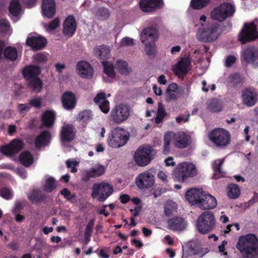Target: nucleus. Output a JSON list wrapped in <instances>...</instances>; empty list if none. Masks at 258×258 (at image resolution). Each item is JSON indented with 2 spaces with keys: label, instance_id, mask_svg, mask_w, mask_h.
Here are the masks:
<instances>
[{
  "label": "nucleus",
  "instance_id": "1",
  "mask_svg": "<svg viewBox=\"0 0 258 258\" xmlns=\"http://www.w3.org/2000/svg\"><path fill=\"white\" fill-rule=\"evenodd\" d=\"M161 21L159 18H154L149 21L150 27L143 29L141 40L146 46L147 55L150 58L155 56V42L158 38V29Z\"/></svg>",
  "mask_w": 258,
  "mask_h": 258
},
{
  "label": "nucleus",
  "instance_id": "2",
  "mask_svg": "<svg viewBox=\"0 0 258 258\" xmlns=\"http://www.w3.org/2000/svg\"><path fill=\"white\" fill-rule=\"evenodd\" d=\"M236 248L243 258H257L258 239L254 234H248L239 238Z\"/></svg>",
  "mask_w": 258,
  "mask_h": 258
},
{
  "label": "nucleus",
  "instance_id": "3",
  "mask_svg": "<svg viewBox=\"0 0 258 258\" xmlns=\"http://www.w3.org/2000/svg\"><path fill=\"white\" fill-rule=\"evenodd\" d=\"M198 30V38L203 42H212L216 40L221 33L220 25L216 22L202 24Z\"/></svg>",
  "mask_w": 258,
  "mask_h": 258
},
{
  "label": "nucleus",
  "instance_id": "4",
  "mask_svg": "<svg viewBox=\"0 0 258 258\" xmlns=\"http://www.w3.org/2000/svg\"><path fill=\"white\" fill-rule=\"evenodd\" d=\"M197 168L194 164L188 162L178 164L173 170L175 180L179 182H186L189 178L196 176Z\"/></svg>",
  "mask_w": 258,
  "mask_h": 258
},
{
  "label": "nucleus",
  "instance_id": "5",
  "mask_svg": "<svg viewBox=\"0 0 258 258\" xmlns=\"http://www.w3.org/2000/svg\"><path fill=\"white\" fill-rule=\"evenodd\" d=\"M130 133L125 129L117 126L112 130L108 137L107 143L112 148H120L128 141Z\"/></svg>",
  "mask_w": 258,
  "mask_h": 258
},
{
  "label": "nucleus",
  "instance_id": "6",
  "mask_svg": "<svg viewBox=\"0 0 258 258\" xmlns=\"http://www.w3.org/2000/svg\"><path fill=\"white\" fill-rule=\"evenodd\" d=\"M196 226L201 234H207L212 231L216 226V219L214 214L207 211L203 212L196 221Z\"/></svg>",
  "mask_w": 258,
  "mask_h": 258
},
{
  "label": "nucleus",
  "instance_id": "7",
  "mask_svg": "<svg viewBox=\"0 0 258 258\" xmlns=\"http://www.w3.org/2000/svg\"><path fill=\"white\" fill-rule=\"evenodd\" d=\"M131 108L125 104L115 105L110 113V120L116 124H120L125 121L130 116Z\"/></svg>",
  "mask_w": 258,
  "mask_h": 258
},
{
  "label": "nucleus",
  "instance_id": "8",
  "mask_svg": "<svg viewBox=\"0 0 258 258\" xmlns=\"http://www.w3.org/2000/svg\"><path fill=\"white\" fill-rule=\"evenodd\" d=\"M235 12L233 5L228 3L221 4L212 11L210 17L212 19L222 22L226 18L230 17Z\"/></svg>",
  "mask_w": 258,
  "mask_h": 258
},
{
  "label": "nucleus",
  "instance_id": "9",
  "mask_svg": "<svg viewBox=\"0 0 258 258\" xmlns=\"http://www.w3.org/2000/svg\"><path fill=\"white\" fill-rule=\"evenodd\" d=\"M209 138L216 146L224 147L230 144L231 135L227 130L218 128L214 129L209 134Z\"/></svg>",
  "mask_w": 258,
  "mask_h": 258
},
{
  "label": "nucleus",
  "instance_id": "10",
  "mask_svg": "<svg viewBox=\"0 0 258 258\" xmlns=\"http://www.w3.org/2000/svg\"><path fill=\"white\" fill-rule=\"evenodd\" d=\"M258 39L257 26L253 22L245 23L239 34L238 40L242 44L254 41Z\"/></svg>",
  "mask_w": 258,
  "mask_h": 258
},
{
  "label": "nucleus",
  "instance_id": "11",
  "mask_svg": "<svg viewBox=\"0 0 258 258\" xmlns=\"http://www.w3.org/2000/svg\"><path fill=\"white\" fill-rule=\"evenodd\" d=\"M152 169L146 170L139 174L135 179L138 188L145 190L152 187L155 183V175Z\"/></svg>",
  "mask_w": 258,
  "mask_h": 258
},
{
  "label": "nucleus",
  "instance_id": "12",
  "mask_svg": "<svg viewBox=\"0 0 258 258\" xmlns=\"http://www.w3.org/2000/svg\"><path fill=\"white\" fill-rule=\"evenodd\" d=\"M153 149L150 146H143L139 147L135 152L134 159L136 163L140 166L148 165L152 160Z\"/></svg>",
  "mask_w": 258,
  "mask_h": 258
},
{
  "label": "nucleus",
  "instance_id": "13",
  "mask_svg": "<svg viewBox=\"0 0 258 258\" xmlns=\"http://www.w3.org/2000/svg\"><path fill=\"white\" fill-rule=\"evenodd\" d=\"M25 145L23 140L15 139L13 140L9 144L3 146L0 151L6 156H13L22 150Z\"/></svg>",
  "mask_w": 258,
  "mask_h": 258
},
{
  "label": "nucleus",
  "instance_id": "14",
  "mask_svg": "<svg viewBox=\"0 0 258 258\" xmlns=\"http://www.w3.org/2000/svg\"><path fill=\"white\" fill-rule=\"evenodd\" d=\"M241 98L243 104L251 107L258 101V93L254 87H247L242 90Z\"/></svg>",
  "mask_w": 258,
  "mask_h": 258
},
{
  "label": "nucleus",
  "instance_id": "15",
  "mask_svg": "<svg viewBox=\"0 0 258 258\" xmlns=\"http://www.w3.org/2000/svg\"><path fill=\"white\" fill-rule=\"evenodd\" d=\"M171 133V138H172L174 146L179 149H184L190 144V137L184 132H178Z\"/></svg>",
  "mask_w": 258,
  "mask_h": 258
},
{
  "label": "nucleus",
  "instance_id": "16",
  "mask_svg": "<svg viewBox=\"0 0 258 258\" xmlns=\"http://www.w3.org/2000/svg\"><path fill=\"white\" fill-rule=\"evenodd\" d=\"M47 43L46 39L39 35L33 36L30 34L26 40V44L34 50L43 49Z\"/></svg>",
  "mask_w": 258,
  "mask_h": 258
},
{
  "label": "nucleus",
  "instance_id": "17",
  "mask_svg": "<svg viewBox=\"0 0 258 258\" xmlns=\"http://www.w3.org/2000/svg\"><path fill=\"white\" fill-rule=\"evenodd\" d=\"M75 137L76 132L73 125L67 124L61 127L59 133V138L62 143H71L74 140Z\"/></svg>",
  "mask_w": 258,
  "mask_h": 258
},
{
  "label": "nucleus",
  "instance_id": "18",
  "mask_svg": "<svg viewBox=\"0 0 258 258\" xmlns=\"http://www.w3.org/2000/svg\"><path fill=\"white\" fill-rule=\"evenodd\" d=\"M163 0H141L140 7L145 13L153 12L163 7Z\"/></svg>",
  "mask_w": 258,
  "mask_h": 258
},
{
  "label": "nucleus",
  "instance_id": "19",
  "mask_svg": "<svg viewBox=\"0 0 258 258\" xmlns=\"http://www.w3.org/2000/svg\"><path fill=\"white\" fill-rule=\"evenodd\" d=\"M191 65V59L188 57H182L173 68L172 71L175 75L180 77L185 76L188 72V68Z\"/></svg>",
  "mask_w": 258,
  "mask_h": 258
},
{
  "label": "nucleus",
  "instance_id": "20",
  "mask_svg": "<svg viewBox=\"0 0 258 258\" xmlns=\"http://www.w3.org/2000/svg\"><path fill=\"white\" fill-rule=\"evenodd\" d=\"M204 195V192L202 189L193 188L188 189L186 192L185 197L190 204L198 207L199 204H200L201 200L202 198V197Z\"/></svg>",
  "mask_w": 258,
  "mask_h": 258
},
{
  "label": "nucleus",
  "instance_id": "21",
  "mask_svg": "<svg viewBox=\"0 0 258 258\" xmlns=\"http://www.w3.org/2000/svg\"><path fill=\"white\" fill-rule=\"evenodd\" d=\"M76 70L78 75L82 78H90L94 74V69L92 66L85 60H81L77 63Z\"/></svg>",
  "mask_w": 258,
  "mask_h": 258
},
{
  "label": "nucleus",
  "instance_id": "22",
  "mask_svg": "<svg viewBox=\"0 0 258 258\" xmlns=\"http://www.w3.org/2000/svg\"><path fill=\"white\" fill-rule=\"evenodd\" d=\"M77 29V23L74 17L70 15L67 17L63 23L62 33L69 38L72 37Z\"/></svg>",
  "mask_w": 258,
  "mask_h": 258
},
{
  "label": "nucleus",
  "instance_id": "23",
  "mask_svg": "<svg viewBox=\"0 0 258 258\" xmlns=\"http://www.w3.org/2000/svg\"><path fill=\"white\" fill-rule=\"evenodd\" d=\"M51 138V134L49 131L46 130L42 131L35 139V147L37 150H40L42 147L48 146Z\"/></svg>",
  "mask_w": 258,
  "mask_h": 258
},
{
  "label": "nucleus",
  "instance_id": "24",
  "mask_svg": "<svg viewBox=\"0 0 258 258\" xmlns=\"http://www.w3.org/2000/svg\"><path fill=\"white\" fill-rule=\"evenodd\" d=\"M113 191V186L109 183L105 182L98 183V201L103 202Z\"/></svg>",
  "mask_w": 258,
  "mask_h": 258
},
{
  "label": "nucleus",
  "instance_id": "25",
  "mask_svg": "<svg viewBox=\"0 0 258 258\" xmlns=\"http://www.w3.org/2000/svg\"><path fill=\"white\" fill-rule=\"evenodd\" d=\"M61 102L64 109L71 110L74 109L77 104L76 96L71 91H66L62 95Z\"/></svg>",
  "mask_w": 258,
  "mask_h": 258
},
{
  "label": "nucleus",
  "instance_id": "26",
  "mask_svg": "<svg viewBox=\"0 0 258 258\" xmlns=\"http://www.w3.org/2000/svg\"><path fill=\"white\" fill-rule=\"evenodd\" d=\"M201 200L200 204L198 207L201 210H212L217 205V202L216 198L209 194H205Z\"/></svg>",
  "mask_w": 258,
  "mask_h": 258
},
{
  "label": "nucleus",
  "instance_id": "27",
  "mask_svg": "<svg viewBox=\"0 0 258 258\" xmlns=\"http://www.w3.org/2000/svg\"><path fill=\"white\" fill-rule=\"evenodd\" d=\"M243 56L246 62H251L258 67V50L254 47H249L244 49Z\"/></svg>",
  "mask_w": 258,
  "mask_h": 258
},
{
  "label": "nucleus",
  "instance_id": "28",
  "mask_svg": "<svg viewBox=\"0 0 258 258\" xmlns=\"http://www.w3.org/2000/svg\"><path fill=\"white\" fill-rule=\"evenodd\" d=\"M42 10L44 16L48 18H52L55 13L54 0H42Z\"/></svg>",
  "mask_w": 258,
  "mask_h": 258
},
{
  "label": "nucleus",
  "instance_id": "29",
  "mask_svg": "<svg viewBox=\"0 0 258 258\" xmlns=\"http://www.w3.org/2000/svg\"><path fill=\"white\" fill-rule=\"evenodd\" d=\"M40 72V67L35 65H29L23 69L22 75L25 80H29L33 77H38Z\"/></svg>",
  "mask_w": 258,
  "mask_h": 258
},
{
  "label": "nucleus",
  "instance_id": "30",
  "mask_svg": "<svg viewBox=\"0 0 258 258\" xmlns=\"http://www.w3.org/2000/svg\"><path fill=\"white\" fill-rule=\"evenodd\" d=\"M167 224L169 229L173 231H181L184 230L186 226L185 221L180 217H175L169 219L167 221Z\"/></svg>",
  "mask_w": 258,
  "mask_h": 258
},
{
  "label": "nucleus",
  "instance_id": "31",
  "mask_svg": "<svg viewBox=\"0 0 258 258\" xmlns=\"http://www.w3.org/2000/svg\"><path fill=\"white\" fill-rule=\"evenodd\" d=\"M55 119L54 112L50 110H46L43 113L41 117L42 125L50 128L53 125Z\"/></svg>",
  "mask_w": 258,
  "mask_h": 258
},
{
  "label": "nucleus",
  "instance_id": "32",
  "mask_svg": "<svg viewBox=\"0 0 258 258\" xmlns=\"http://www.w3.org/2000/svg\"><path fill=\"white\" fill-rule=\"evenodd\" d=\"M243 82L242 77L237 73L230 74L227 79L228 86L234 88L242 85Z\"/></svg>",
  "mask_w": 258,
  "mask_h": 258
},
{
  "label": "nucleus",
  "instance_id": "33",
  "mask_svg": "<svg viewBox=\"0 0 258 258\" xmlns=\"http://www.w3.org/2000/svg\"><path fill=\"white\" fill-rule=\"evenodd\" d=\"M19 160L23 166L29 167L33 163L34 157L30 151H25L20 154Z\"/></svg>",
  "mask_w": 258,
  "mask_h": 258
},
{
  "label": "nucleus",
  "instance_id": "34",
  "mask_svg": "<svg viewBox=\"0 0 258 258\" xmlns=\"http://www.w3.org/2000/svg\"><path fill=\"white\" fill-rule=\"evenodd\" d=\"M28 81V87L33 92H40L42 89L43 82L38 77L33 78Z\"/></svg>",
  "mask_w": 258,
  "mask_h": 258
},
{
  "label": "nucleus",
  "instance_id": "35",
  "mask_svg": "<svg viewBox=\"0 0 258 258\" xmlns=\"http://www.w3.org/2000/svg\"><path fill=\"white\" fill-rule=\"evenodd\" d=\"M102 63L103 67V72L107 77L114 79L116 77V73L114 70V67L113 63L109 61H103Z\"/></svg>",
  "mask_w": 258,
  "mask_h": 258
},
{
  "label": "nucleus",
  "instance_id": "36",
  "mask_svg": "<svg viewBox=\"0 0 258 258\" xmlns=\"http://www.w3.org/2000/svg\"><path fill=\"white\" fill-rule=\"evenodd\" d=\"M128 64L125 60L118 59L115 63V67L118 72L121 75H127L130 73Z\"/></svg>",
  "mask_w": 258,
  "mask_h": 258
},
{
  "label": "nucleus",
  "instance_id": "37",
  "mask_svg": "<svg viewBox=\"0 0 258 258\" xmlns=\"http://www.w3.org/2000/svg\"><path fill=\"white\" fill-rule=\"evenodd\" d=\"M45 198V195L38 189L33 190L28 196V199L33 204L40 203Z\"/></svg>",
  "mask_w": 258,
  "mask_h": 258
},
{
  "label": "nucleus",
  "instance_id": "38",
  "mask_svg": "<svg viewBox=\"0 0 258 258\" xmlns=\"http://www.w3.org/2000/svg\"><path fill=\"white\" fill-rule=\"evenodd\" d=\"M211 0H190V7L194 10H201L207 7Z\"/></svg>",
  "mask_w": 258,
  "mask_h": 258
},
{
  "label": "nucleus",
  "instance_id": "39",
  "mask_svg": "<svg viewBox=\"0 0 258 258\" xmlns=\"http://www.w3.org/2000/svg\"><path fill=\"white\" fill-rule=\"evenodd\" d=\"M4 54L6 59L15 61L18 57V51L14 47L7 46L5 48Z\"/></svg>",
  "mask_w": 258,
  "mask_h": 258
},
{
  "label": "nucleus",
  "instance_id": "40",
  "mask_svg": "<svg viewBox=\"0 0 258 258\" xmlns=\"http://www.w3.org/2000/svg\"><path fill=\"white\" fill-rule=\"evenodd\" d=\"M92 118V112L86 109L80 112L76 116V120L79 122L87 123Z\"/></svg>",
  "mask_w": 258,
  "mask_h": 258
},
{
  "label": "nucleus",
  "instance_id": "41",
  "mask_svg": "<svg viewBox=\"0 0 258 258\" xmlns=\"http://www.w3.org/2000/svg\"><path fill=\"white\" fill-rule=\"evenodd\" d=\"M9 12L13 16H19L21 10V6L19 0H12L9 6Z\"/></svg>",
  "mask_w": 258,
  "mask_h": 258
},
{
  "label": "nucleus",
  "instance_id": "42",
  "mask_svg": "<svg viewBox=\"0 0 258 258\" xmlns=\"http://www.w3.org/2000/svg\"><path fill=\"white\" fill-rule=\"evenodd\" d=\"M224 161V159H220L215 160L213 164V168L214 171V178L218 179L221 177L222 172L221 166Z\"/></svg>",
  "mask_w": 258,
  "mask_h": 258
},
{
  "label": "nucleus",
  "instance_id": "43",
  "mask_svg": "<svg viewBox=\"0 0 258 258\" xmlns=\"http://www.w3.org/2000/svg\"><path fill=\"white\" fill-rule=\"evenodd\" d=\"M228 196L232 199L237 198L240 194V190L239 186L236 184H230L228 186Z\"/></svg>",
  "mask_w": 258,
  "mask_h": 258
},
{
  "label": "nucleus",
  "instance_id": "44",
  "mask_svg": "<svg viewBox=\"0 0 258 258\" xmlns=\"http://www.w3.org/2000/svg\"><path fill=\"white\" fill-rule=\"evenodd\" d=\"M158 105V107L157 111V115L155 118V122L157 124L161 122L164 118L167 115V113L162 103L159 102Z\"/></svg>",
  "mask_w": 258,
  "mask_h": 258
},
{
  "label": "nucleus",
  "instance_id": "45",
  "mask_svg": "<svg viewBox=\"0 0 258 258\" xmlns=\"http://www.w3.org/2000/svg\"><path fill=\"white\" fill-rule=\"evenodd\" d=\"M207 108L213 112H218L221 111V105L218 99L214 98L208 103Z\"/></svg>",
  "mask_w": 258,
  "mask_h": 258
},
{
  "label": "nucleus",
  "instance_id": "46",
  "mask_svg": "<svg viewBox=\"0 0 258 258\" xmlns=\"http://www.w3.org/2000/svg\"><path fill=\"white\" fill-rule=\"evenodd\" d=\"M171 134L170 132H166L164 136V146L163 149V154L167 155L170 151V144L171 141Z\"/></svg>",
  "mask_w": 258,
  "mask_h": 258
},
{
  "label": "nucleus",
  "instance_id": "47",
  "mask_svg": "<svg viewBox=\"0 0 258 258\" xmlns=\"http://www.w3.org/2000/svg\"><path fill=\"white\" fill-rule=\"evenodd\" d=\"M98 55L100 59H106L110 57V49L109 46L106 45H102L98 49Z\"/></svg>",
  "mask_w": 258,
  "mask_h": 258
},
{
  "label": "nucleus",
  "instance_id": "48",
  "mask_svg": "<svg viewBox=\"0 0 258 258\" xmlns=\"http://www.w3.org/2000/svg\"><path fill=\"white\" fill-rule=\"evenodd\" d=\"M56 187L55 179L50 177L46 180L45 185L43 186V190L47 192H51Z\"/></svg>",
  "mask_w": 258,
  "mask_h": 258
},
{
  "label": "nucleus",
  "instance_id": "49",
  "mask_svg": "<svg viewBox=\"0 0 258 258\" xmlns=\"http://www.w3.org/2000/svg\"><path fill=\"white\" fill-rule=\"evenodd\" d=\"M0 196L6 200H10L13 198L14 192L12 188L4 187L0 189Z\"/></svg>",
  "mask_w": 258,
  "mask_h": 258
},
{
  "label": "nucleus",
  "instance_id": "50",
  "mask_svg": "<svg viewBox=\"0 0 258 258\" xmlns=\"http://www.w3.org/2000/svg\"><path fill=\"white\" fill-rule=\"evenodd\" d=\"M95 219H92L88 223L85 232V240L86 242L89 240L90 237L91 235L92 230L94 227Z\"/></svg>",
  "mask_w": 258,
  "mask_h": 258
},
{
  "label": "nucleus",
  "instance_id": "51",
  "mask_svg": "<svg viewBox=\"0 0 258 258\" xmlns=\"http://www.w3.org/2000/svg\"><path fill=\"white\" fill-rule=\"evenodd\" d=\"M33 61L36 63L44 64L47 61V56L45 54L39 52L33 56Z\"/></svg>",
  "mask_w": 258,
  "mask_h": 258
},
{
  "label": "nucleus",
  "instance_id": "52",
  "mask_svg": "<svg viewBox=\"0 0 258 258\" xmlns=\"http://www.w3.org/2000/svg\"><path fill=\"white\" fill-rule=\"evenodd\" d=\"M97 175V169H94L91 171H85L83 172L82 179L84 181H87L91 177H95Z\"/></svg>",
  "mask_w": 258,
  "mask_h": 258
},
{
  "label": "nucleus",
  "instance_id": "53",
  "mask_svg": "<svg viewBox=\"0 0 258 258\" xmlns=\"http://www.w3.org/2000/svg\"><path fill=\"white\" fill-rule=\"evenodd\" d=\"M110 15L108 9L104 8H100L98 9V18L103 20L107 19Z\"/></svg>",
  "mask_w": 258,
  "mask_h": 258
},
{
  "label": "nucleus",
  "instance_id": "54",
  "mask_svg": "<svg viewBox=\"0 0 258 258\" xmlns=\"http://www.w3.org/2000/svg\"><path fill=\"white\" fill-rule=\"evenodd\" d=\"M109 102L108 100L100 101L98 106L101 111L104 113H107L110 109Z\"/></svg>",
  "mask_w": 258,
  "mask_h": 258
},
{
  "label": "nucleus",
  "instance_id": "55",
  "mask_svg": "<svg viewBox=\"0 0 258 258\" xmlns=\"http://www.w3.org/2000/svg\"><path fill=\"white\" fill-rule=\"evenodd\" d=\"M29 104L30 106L35 107L36 108H39L42 106V100L40 98L36 97L33 98L29 101Z\"/></svg>",
  "mask_w": 258,
  "mask_h": 258
},
{
  "label": "nucleus",
  "instance_id": "56",
  "mask_svg": "<svg viewBox=\"0 0 258 258\" xmlns=\"http://www.w3.org/2000/svg\"><path fill=\"white\" fill-rule=\"evenodd\" d=\"M177 208L176 203L171 200H168L165 204L164 210H176Z\"/></svg>",
  "mask_w": 258,
  "mask_h": 258
},
{
  "label": "nucleus",
  "instance_id": "57",
  "mask_svg": "<svg viewBox=\"0 0 258 258\" xmlns=\"http://www.w3.org/2000/svg\"><path fill=\"white\" fill-rule=\"evenodd\" d=\"M31 107L29 103L19 104L18 105V110L21 114L25 113L29 111Z\"/></svg>",
  "mask_w": 258,
  "mask_h": 258
},
{
  "label": "nucleus",
  "instance_id": "58",
  "mask_svg": "<svg viewBox=\"0 0 258 258\" xmlns=\"http://www.w3.org/2000/svg\"><path fill=\"white\" fill-rule=\"evenodd\" d=\"M134 45V40L130 37L123 38L120 41L121 46H133Z\"/></svg>",
  "mask_w": 258,
  "mask_h": 258
},
{
  "label": "nucleus",
  "instance_id": "59",
  "mask_svg": "<svg viewBox=\"0 0 258 258\" xmlns=\"http://www.w3.org/2000/svg\"><path fill=\"white\" fill-rule=\"evenodd\" d=\"M27 202L24 200L17 201L13 210H22L25 207Z\"/></svg>",
  "mask_w": 258,
  "mask_h": 258
},
{
  "label": "nucleus",
  "instance_id": "60",
  "mask_svg": "<svg viewBox=\"0 0 258 258\" xmlns=\"http://www.w3.org/2000/svg\"><path fill=\"white\" fill-rule=\"evenodd\" d=\"M236 57L235 56L230 55L227 56L225 61V66L227 68L231 67L235 62Z\"/></svg>",
  "mask_w": 258,
  "mask_h": 258
},
{
  "label": "nucleus",
  "instance_id": "61",
  "mask_svg": "<svg viewBox=\"0 0 258 258\" xmlns=\"http://www.w3.org/2000/svg\"><path fill=\"white\" fill-rule=\"evenodd\" d=\"M59 25V20L56 18L53 20L48 25V28L50 30H54L56 29Z\"/></svg>",
  "mask_w": 258,
  "mask_h": 258
},
{
  "label": "nucleus",
  "instance_id": "62",
  "mask_svg": "<svg viewBox=\"0 0 258 258\" xmlns=\"http://www.w3.org/2000/svg\"><path fill=\"white\" fill-rule=\"evenodd\" d=\"M132 203L136 205V207L134 210H141L142 209V202L140 198L135 197L131 200Z\"/></svg>",
  "mask_w": 258,
  "mask_h": 258
},
{
  "label": "nucleus",
  "instance_id": "63",
  "mask_svg": "<svg viewBox=\"0 0 258 258\" xmlns=\"http://www.w3.org/2000/svg\"><path fill=\"white\" fill-rule=\"evenodd\" d=\"M131 200L130 197L127 194L120 195L119 196V200L120 202L123 204L127 203Z\"/></svg>",
  "mask_w": 258,
  "mask_h": 258
},
{
  "label": "nucleus",
  "instance_id": "64",
  "mask_svg": "<svg viewBox=\"0 0 258 258\" xmlns=\"http://www.w3.org/2000/svg\"><path fill=\"white\" fill-rule=\"evenodd\" d=\"M158 177L164 183H167L168 181L167 175L162 171L159 172L158 173Z\"/></svg>",
  "mask_w": 258,
  "mask_h": 258
}]
</instances>
